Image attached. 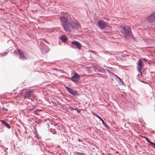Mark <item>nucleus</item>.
<instances>
[{
  "label": "nucleus",
  "instance_id": "nucleus-1",
  "mask_svg": "<svg viewBox=\"0 0 155 155\" xmlns=\"http://www.w3.org/2000/svg\"><path fill=\"white\" fill-rule=\"evenodd\" d=\"M61 22L64 30L66 32H70L73 30H78L81 28V26L75 19L71 18H66L62 16L60 18Z\"/></svg>",
  "mask_w": 155,
  "mask_h": 155
},
{
  "label": "nucleus",
  "instance_id": "nucleus-2",
  "mask_svg": "<svg viewBox=\"0 0 155 155\" xmlns=\"http://www.w3.org/2000/svg\"><path fill=\"white\" fill-rule=\"evenodd\" d=\"M120 28L121 32L125 36H127L131 35V29L129 27L127 26L122 25Z\"/></svg>",
  "mask_w": 155,
  "mask_h": 155
},
{
  "label": "nucleus",
  "instance_id": "nucleus-3",
  "mask_svg": "<svg viewBox=\"0 0 155 155\" xmlns=\"http://www.w3.org/2000/svg\"><path fill=\"white\" fill-rule=\"evenodd\" d=\"M25 99L28 98L30 99V98L34 97V94L32 93L31 90H28L25 91V94H23Z\"/></svg>",
  "mask_w": 155,
  "mask_h": 155
},
{
  "label": "nucleus",
  "instance_id": "nucleus-4",
  "mask_svg": "<svg viewBox=\"0 0 155 155\" xmlns=\"http://www.w3.org/2000/svg\"><path fill=\"white\" fill-rule=\"evenodd\" d=\"M149 22L152 23L155 21V12L151 13L147 18Z\"/></svg>",
  "mask_w": 155,
  "mask_h": 155
},
{
  "label": "nucleus",
  "instance_id": "nucleus-5",
  "mask_svg": "<svg viewBox=\"0 0 155 155\" xmlns=\"http://www.w3.org/2000/svg\"><path fill=\"white\" fill-rule=\"evenodd\" d=\"M143 67V61L141 60H139L137 63V68L139 73L142 74L141 69Z\"/></svg>",
  "mask_w": 155,
  "mask_h": 155
},
{
  "label": "nucleus",
  "instance_id": "nucleus-6",
  "mask_svg": "<svg viewBox=\"0 0 155 155\" xmlns=\"http://www.w3.org/2000/svg\"><path fill=\"white\" fill-rule=\"evenodd\" d=\"M64 87L67 91L71 95L74 96H77L78 95V91L74 90L66 86Z\"/></svg>",
  "mask_w": 155,
  "mask_h": 155
},
{
  "label": "nucleus",
  "instance_id": "nucleus-7",
  "mask_svg": "<svg viewBox=\"0 0 155 155\" xmlns=\"http://www.w3.org/2000/svg\"><path fill=\"white\" fill-rule=\"evenodd\" d=\"M98 25L102 29H104L107 26L106 22L104 21H98Z\"/></svg>",
  "mask_w": 155,
  "mask_h": 155
},
{
  "label": "nucleus",
  "instance_id": "nucleus-8",
  "mask_svg": "<svg viewBox=\"0 0 155 155\" xmlns=\"http://www.w3.org/2000/svg\"><path fill=\"white\" fill-rule=\"evenodd\" d=\"M80 76L78 73L74 74L73 77L71 78V79L74 82H77L80 79Z\"/></svg>",
  "mask_w": 155,
  "mask_h": 155
},
{
  "label": "nucleus",
  "instance_id": "nucleus-9",
  "mask_svg": "<svg viewBox=\"0 0 155 155\" xmlns=\"http://www.w3.org/2000/svg\"><path fill=\"white\" fill-rule=\"evenodd\" d=\"M18 52L19 55V57L20 59L23 60H25L27 59L26 58L24 55L23 52L21 51L20 50L18 49Z\"/></svg>",
  "mask_w": 155,
  "mask_h": 155
},
{
  "label": "nucleus",
  "instance_id": "nucleus-10",
  "mask_svg": "<svg viewBox=\"0 0 155 155\" xmlns=\"http://www.w3.org/2000/svg\"><path fill=\"white\" fill-rule=\"evenodd\" d=\"M71 43L73 45H76L77 46V48L78 50H80L81 49V45L80 43H78V42L75 41H73L71 42Z\"/></svg>",
  "mask_w": 155,
  "mask_h": 155
},
{
  "label": "nucleus",
  "instance_id": "nucleus-11",
  "mask_svg": "<svg viewBox=\"0 0 155 155\" xmlns=\"http://www.w3.org/2000/svg\"><path fill=\"white\" fill-rule=\"evenodd\" d=\"M1 122L2 124H3L5 126L7 127L8 129H10L11 128L10 126L9 125L8 123L6 122L3 120H1Z\"/></svg>",
  "mask_w": 155,
  "mask_h": 155
},
{
  "label": "nucleus",
  "instance_id": "nucleus-12",
  "mask_svg": "<svg viewBox=\"0 0 155 155\" xmlns=\"http://www.w3.org/2000/svg\"><path fill=\"white\" fill-rule=\"evenodd\" d=\"M61 39L63 41H66L68 39L66 37L65 35H63L62 36H61Z\"/></svg>",
  "mask_w": 155,
  "mask_h": 155
},
{
  "label": "nucleus",
  "instance_id": "nucleus-13",
  "mask_svg": "<svg viewBox=\"0 0 155 155\" xmlns=\"http://www.w3.org/2000/svg\"><path fill=\"white\" fill-rule=\"evenodd\" d=\"M99 119H100L101 121V122H102L103 124L106 127H107V125L104 122V121L101 117H100V118H99Z\"/></svg>",
  "mask_w": 155,
  "mask_h": 155
},
{
  "label": "nucleus",
  "instance_id": "nucleus-14",
  "mask_svg": "<svg viewBox=\"0 0 155 155\" xmlns=\"http://www.w3.org/2000/svg\"><path fill=\"white\" fill-rule=\"evenodd\" d=\"M76 155H84V154L83 153H80L78 152H76L75 153Z\"/></svg>",
  "mask_w": 155,
  "mask_h": 155
},
{
  "label": "nucleus",
  "instance_id": "nucleus-15",
  "mask_svg": "<svg viewBox=\"0 0 155 155\" xmlns=\"http://www.w3.org/2000/svg\"><path fill=\"white\" fill-rule=\"evenodd\" d=\"M146 139V141L148 142V143H151L152 142H151L150 141L149 139L146 137H144Z\"/></svg>",
  "mask_w": 155,
  "mask_h": 155
},
{
  "label": "nucleus",
  "instance_id": "nucleus-16",
  "mask_svg": "<svg viewBox=\"0 0 155 155\" xmlns=\"http://www.w3.org/2000/svg\"><path fill=\"white\" fill-rule=\"evenodd\" d=\"M93 114L94 115H95V116H96L99 119L100 118V117H101L100 116H98L97 114L95 113H93Z\"/></svg>",
  "mask_w": 155,
  "mask_h": 155
},
{
  "label": "nucleus",
  "instance_id": "nucleus-17",
  "mask_svg": "<svg viewBox=\"0 0 155 155\" xmlns=\"http://www.w3.org/2000/svg\"><path fill=\"white\" fill-rule=\"evenodd\" d=\"M2 110L3 111H7L8 110V109H7L4 107H2Z\"/></svg>",
  "mask_w": 155,
  "mask_h": 155
},
{
  "label": "nucleus",
  "instance_id": "nucleus-18",
  "mask_svg": "<svg viewBox=\"0 0 155 155\" xmlns=\"http://www.w3.org/2000/svg\"><path fill=\"white\" fill-rule=\"evenodd\" d=\"M152 145H153V148H154L155 149V143L152 142L151 143Z\"/></svg>",
  "mask_w": 155,
  "mask_h": 155
},
{
  "label": "nucleus",
  "instance_id": "nucleus-19",
  "mask_svg": "<svg viewBox=\"0 0 155 155\" xmlns=\"http://www.w3.org/2000/svg\"><path fill=\"white\" fill-rule=\"evenodd\" d=\"M116 76L118 78V79L120 80L122 82V83H123V81H122V79H121L120 78H119V77H118V76H117L116 75Z\"/></svg>",
  "mask_w": 155,
  "mask_h": 155
},
{
  "label": "nucleus",
  "instance_id": "nucleus-20",
  "mask_svg": "<svg viewBox=\"0 0 155 155\" xmlns=\"http://www.w3.org/2000/svg\"><path fill=\"white\" fill-rule=\"evenodd\" d=\"M73 110H76L78 112H80V111L79 110H78L76 108L73 109Z\"/></svg>",
  "mask_w": 155,
  "mask_h": 155
},
{
  "label": "nucleus",
  "instance_id": "nucleus-21",
  "mask_svg": "<svg viewBox=\"0 0 155 155\" xmlns=\"http://www.w3.org/2000/svg\"><path fill=\"white\" fill-rule=\"evenodd\" d=\"M7 54V52H5L4 54H3V55H6Z\"/></svg>",
  "mask_w": 155,
  "mask_h": 155
}]
</instances>
